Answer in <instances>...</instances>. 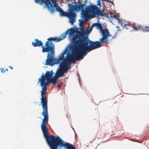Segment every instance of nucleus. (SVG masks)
<instances>
[{
	"mask_svg": "<svg viewBox=\"0 0 149 149\" xmlns=\"http://www.w3.org/2000/svg\"><path fill=\"white\" fill-rule=\"evenodd\" d=\"M121 24L123 29L125 28L127 29H129L132 27V26L131 23L126 22L124 21L122 22Z\"/></svg>",
	"mask_w": 149,
	"mask_h": 149,
	"instance_id": "nucleus-12",
	"label": "nucleus"
},
{
	"mask_svg": "<svg viewBox=\"0 0 149 149\" xmlns=\"http://www.w3.org/2000/svg\"><path fill=\"white\" fill-rule=\"evenodd\" d=\"M9 67L11 69H13V67L12 66H9Z\"/></svg>",
	"mask_w": 149,
	"mask_h": 149,
	"instance_id": "nucleus-21",
	"label": "nucleus"
},
{
	"mask_svg": "<svg viewBox=\"0 0 149 149\" xmlns=\"http://www.w3.org/2000/svg\"><path fill=\"white\" fill-rule=\"evenodd\" d=\"M90 31V30L87 29L82 30L74 36L81 57V58L82 59L87 52H88L100 47L102 43L108 44L109 42L108 39L109 37L106 36L104 33H103V36L100 39V41H93L89 40L87 35Z\"/></svg>",
	"mask_w": 149,
	"mask_h": 149,
	"instance_id": "nucleus-2",
	"label": "nucleus"
},
{
	"mask_svg": "<svg viewBox=\"0 0 149 149\" xmlns=\"http://www.w3.org/2000/svg\"><path fill=\"white\" fill-rule=\"evenodd\" d=\"M35 1L36 3L41 5L45 3L49 10L53 6L52 0H35Z\"/></svg>",
	"mask_w": 149,
	"mask_h": 149,
	"instance_id": "nucleus-10",
	"label": "nucleus"
},
{
	"mask_svg": "<svg viewBox=\"0 0 149 149\" xmlns=\"http://www.w3.org/2000/svg\"><path fill=\"white\" fill-rule=\"evenodd\" d=\"M53 70L47 71L45 75H42L41 78L39 79L38 83L40 81V86L42 88L41 91V102L43 108V111L42 114L44 118L42 119V122L41 124V129L43 134H48V131L47 127L49 121V115L47 103L48 100L47 97L46 91L47 81L53 77Z\"/></svg>",
	"mask_w": 149,
	"mask_h": 149,
	"instance_id": "nucleus-3",
	"label": "nucleus"
},
{
	"mask_svg": "<svg viewBox=\"0 0 149 149\" xmlns=\"http://www.w3.org/2000/svg\"><path fill=\"white\" fill-rule=\"evenodd\" d=\"M96 6H99L100 7L101 6V3L100 1V0H98L97 1V5Z\"/></svg>",
	"mask_w": 149,
	"mask_h": 149,
	"instance_id": "nucleus-19",
	"label": "nucleus"
},
{
	"mask_svg": "<svg viewBox=\"0 0 149 149\" xmlns=\"http://www.w3.org/2000/svg\"><path fill=\"white\" fill-rule=\"evenodd\" d=\"M79 25L80 27L82 29L83 28V26L84 23L85 22H86L87 21H85V20L82 18L80 19L79 20Z\"/></svg>",
	"mask_w": 149,
	"mask_h": 149,
	"instance_id": "nucleus-16",
	"label": "nucleus"
},
{
	"mask_svg": "<svg viewBox=\"0 0 149 149\" xmlns=\"http://www.w3.org/2000/svg\"><path fill=\"white\" fill-rule=\"evenodd\" d=\"M53 6L49 10L51 13H52L56 10L58 12L61 16H66L69 19V22L72 25L75 21L76 15L74 12V10L77 11L81 10L83 12L84 10L85 4L79 3L78 5L75 6L71 5L70 9L67 12L64 11L60 8L57 3L56 0H52Z\"/></svg>",
	"mask_w": 149,
	"mask_h": 149,
	"instance_id": "nucleus-4",
	"label": "nucleus"
},
{
	"mask_svg": "<svg viewBox=\"0 0 149 149\" xmlns=\"http://www.w3.org/2000/svg\"><path fill=\"white\" fill-rule=\"evenodd\" d=\"M133 29L134 30L137 31L138 30H142V31L145 32V26L144 27L141 25H138L136 26H133Z\"/></svg>",
	"mask_w": 149,
	"mask_h": 149,
	"instance_id": "nucleus-14",
	"label": "nucleus"
},
{
	"mask_svg": "<svg viewBox=\"0 0 149 149\" xmlns=\"http://www.w3.org/2000/svg\"><path fill=\"white\" fill-rule=\"evenodd\" d=\"M81 15L82 16L81 18L84 19L85 20V21H88V15L87 13L86 12V10H85L83 11V12H82Z\"/></svg>",
	"mask_w": 149,
	"mask_h": 149,
	"instance_id": "nucleus-15",
	"label": "nucleus"
},
{
	"mask_svg": "<svg viewBox=\"0 0 149 149\" xmlns=\"http://www.w3.org/2000/svg\"><path fill=\"white\" fill-rule=\"evenodd\" d=\"M1 72H2V73H4L5 72V70H4L3 68H1Z\"/></svg>",
	"mask_w": 149,
	"mask_h": 149,
	"instance_id": "nucleus-20",
	"label": "nucleus"
},
{
	"mask_svg": "<svg viewBox=\"0 0 149 149\" xmlns=\"http://www.w3.org/2000/svg\"><path fill=\"white\" fill-rule=\"evenodd\" d=\"M72 42L73 45L72 49V54H68L66 58H65V52H64L61 53L58 58H55V48L54 43L52 46L48 47L46 51L49 50V51L48 53L47 58L46 60V62L45 64L52 66L55 64L58 65L64 63L65 65H69V64L71 65V62H74L76 61L82 59L81 58V57L74 36L72 39Z\"/></svg>",
	"mask_w": 149,
	"mask_h": 149,
	"instance_id": "nucleus-1",
	"label": "nucleus"
},
{
	"mask_svg": "<svg viewBox=\"0 0 149 149\" xmlns=\"http://www.w3.org/2000/svg\"><path fill=\"white\" fill-rule=\"evenodd\" d=\"M94 25L95 26L97 29H99L101 32L102 35L103 36V33H104V34L107 37L111 36L112 38H113L114 36H112V35H110V33L109 32V30L107 29H102V26L100 24L98 23H95L94 24Z\"/></svg>",
	"mask_w": 149,
	"mask_h": 149,
	"instance_id": "nucleus-9",
	"label": "nucleus"
},
{
	"mask_svg": "<svg viewBox=\"0 0 149 149\" xmlns=\"http://www.w3.org/2000/svg\"><path fill=\"white\" fill-rule=\"evenodd\" d=\"M145 32H149V26H145Z\"/></svg>",
	"mask_w": 149,
	"mask_h": 149,
	"instance_id": "nucleus-18",
	"label": "nucleus"
},
{
	"mask_svg": "<svg viewBox=\"0 0 149 149\" xmlns=\"http://www.w3.org/2000/svg\"><path fill=\"white\" fill-rule=\"evenodd\" d=\"M47 144L51 149H76L73 145L64 143L61 139H46Z\"/></svg>",
	"mask_w": 149,
	"mask_h": 149,
	"instance_id": "nucleus-5",
	"label": "nucleus"
},
{
	"mask_svg": "<svg viewBox=\"0 0 149 149\" xmlns=\"http://www.w3.org/2000/svg\"><path fill=\"white\" fill-rule=\"evenodd\" d=\"M58 78L55 75L54 77H52L49 81H47V85L49 83L52 84L54 85L58 83Z\"/></svg>",
	"mask_w": 149,
	"mask_h": 149,
	"instance_id": "nucleus-13",
	"label": "nucleus"
},
{
	"mask_svg": "<svg viewBox=\"0 0 149 149\" xmlns=\"http://www.w3.org/2000/svg\"><path fill=\"white\" fill-rule=\"evenodd\" d=\"M6 71H8V69H7H7H6L5 70V71H6Z\"/></svg>",
	"mask_w": 149,
	"mask_h": 149,
	"instance_id": "nucleus-22",
	"label": "nucleus"
},
{
	"mask_svg": "<svg viewBox=\"0 0 149 149\" xmlns=\"http://www.w3.org/2000/svg\"><path fill=\"white\" fill-rule=\"evenodd\" d=\"M85 10L88 16L92 18L96 17L97 16H105L106 15L104 10L99 9L95 5L90 4L86 6Z\"/></svg>",
	"mask_w": 149,
	"mask_h": 149,
	"instance_id": "nucleus-7",
	"label": "nucleus"
},
{
	"mask_svg": "<svg viewBox=\"0 0 149 149\" xmlns=\"http://www.w3.org/2000/svg\"><path fill=\"white\" fill-rule=\"evenodd\" d=\"M59 66L60 67V68L56 71L55 74V76L58 78L62 77H64L65 73L71 68V65L69 64V65H66L64 63L60 64Z\"/></svg>",
	"mask_w": 149,
	"mask_h": 149,
	"instance_id": "nucleus-8",
	"label": "nucleus"
},
{
	"mask_svg": "<svg viewBox=\"0 0 149 149\" xmlns=\"http://www.w3.org/2000/svg\"><path fill=\"white\" fill-rule=\"evenodd\" d=\"M114 17L116 19L118 20V22L119 23H120L121 24H122V22H123V20H122V19H119L117 17H116V15H114Z\"/></svg>",
	"mask_w": 149,
	"mask_h": 149,
	"instance_id": "nucleus-17",
	"label": "nucleus"
},
{
	"mask_svg": "<svg viewBox=\"0 0 149 149\" xmlns=\"http://www.w3.org/2000/svg\"><path fill=\"white\" fill-rule=\"evenodd\" d=\"M66 38V35L64 34L63 37L61 38H49L47 39V41H46L44 44V46H43V43L40 40H38V39H35V42H32V45L34 47H40L42 48V52L43 53L49 52V50L46 51V49H47L49 47L52 46L53 43L52 41H54L56 42H58L61 40H63Z\"/></svg>",
	"mask_w": 149,
	"mask_h": 149,
	"instance_id": "nucleus-6",
	"label": "nucleus"
},
{
	"mask_svg": "<svg viewBox=\"0 0 149 149\" xmlns=\"http://www.w3.org/2000/svg\"><path fill=\"white\" fill-rule=\"evenodd\" d=\"M83 30V29H82L80 31H77L76 30L74 29L73 28H71L70 29H69L65 33H63V34L60 37H55V38H61L62 37H63V35L64 34L66 35V34L67 33H68L69 35L70 36H73L75 33H76V34L74 36H73V37L75 36L77 34V33L78 32H80L81 30Z\"/></svg>",
	"mask_w": 149,
	"mask_h": 149,
	"instance_id": "nucleus-11",
	"label": "nucleus"
}]
</instances>
